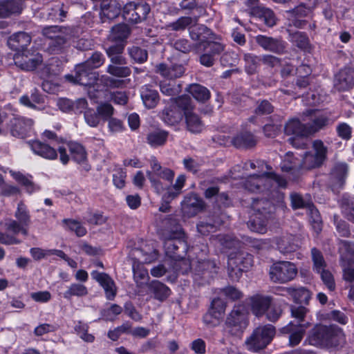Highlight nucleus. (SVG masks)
Returning a JSON list of instances; mask_svg holds the SVG:
<instances>
[{"label": "nucleus", "instance_id": "obj_1", "mask_svg": "<svg viewBox=\"0 0 354 354\" xmlns=\"http://www.w3.org/2000/svg\"><path fill=\"white\" fill-rule=\"evenodd\" d=\"M164 248L168 257L178 262L177 267L183 273L187 272L192 266H194V280L196 281L201 275L202 278L208 281V279L213 277V274L217 272L216 263L214 261L190 262L189 259H185L179 250L182 249V253H183L187 249V244L181 239L177 238L176 235L171 236L165 240Z\"/></svg>", "mask_w": 354, "mask_h": 354}, {"label": "nucleus", "instance_id": "obj_2", "mask_svg": "<svg viewBox=\"0 0 354 354\" xmlns=\"http://www.w3.org/2000/svg\"><path fill=\"white\" fill-rule=\"evenodd\" d=\"M305 342L321 348H337L345 344L346 337L340 328L317 325L312 329Z\"/></svg>", "mask_w": 354, "mask_h": 354}, {"label": "nucleus", "instance_id": "obj_3", "mask_svg": "<svg viewBox=\"0 0 354 354\" xmlns=\"http://www.w3.org/2000/svg\"><path fill=\"white\" fill-rule=\"evenodd\" d=\"M286 180L274 173L268 172L250 175L245 180L244 186L246 189L252 192L274 191L279 187H285Z\"/></svg>", "mask_w": 354, "mask_h": 354}, {"label": "nucleus", "instance_id": "obj_4", "mask_svg": "<svg viewBox=\"0 0 354 354\" xmlns=\"http://www.w3.org/2000/svg\"><path fill=\"white\" fill-rule=\"evenodd\" d=\"M66 79L70 82L77 83L81 85L88 86V95L91 98L97 100L102 99V95L105 94L103 91H97V93H94L95 91L94 84L97 81V74L92 71L86 64L83 63L78 64L75 67V75H66Z\"/></svg>", "mask_w": 354, "mask_h": 354}, {"label": "nucleus", "instance_id": "obj_5", "mask_svg": "<svg viewBox=\"0 0 354 354\" xmlns=\"http://www.w3.org/2000/svg\"><path fill=\"white\" fill-rule=\"evenodd\" d=\"M275 334V328L271 324L258 326L245 340L247 349L258 352L265 348L272 341Z\"/></svg>", "mask_w": 354, "mask_h": 354}, {"label": "nucleus", "instance_id": "obj_6", "mask_svg": "<svg viewBox=\"0 0 354 354\" xmlns=\"http://www.w3.org/2000/svg\"><path fill=\"white\" fill-rule=\"evenodd\" d=\"M151 170L147 171V177L158 194H161L167 185L161 180L170 184L174 177V172L168 168H162L158 161L152 158L150 160Z\"/></svg>", "mask_w": 354, "mask_h": 354}, {"label": "nucleus", "instance_id": "obj_7", "mask_svg": "<svg viewBox=\"0 0 354 354\" xmlns=\"http://www.w3.org/2000/svg\"><path fill=\"white\" fill-rule=\"evenodd\" d=\"M297 274L296 266L290 261H278L269 270L270 279L274 283H285L292 281Z\"/></svg>", "mask_w": 354, "mask_h": 354}, {"label": "nucleus", "instance_id": "obj_8", "mask_svg": "<svg viewBox=\"0 0 354 354\" xmlns=\"http://www.w3.org/2000/svg\"><path fill=\"white\" fill-rule=\"evenodd\" d=\"M327 147L320 140L313 142L312 149L303 155L301 167L311 169L320 167L326 158Z\"/></svg>", "mask_w": 354, "mask_h": 354}, {"label": "nucleus", "instance_id": "obj_9", "mask_svg": "<svg viewBox=\"0 0 354 354\" xmlns=\"http://www.w3.org/2000/svg\"><path fill=\"white\" fill-rule=\"evenodd\" d=\"M15 220H8L5 223V227L17 234L19 232L24 235L28 234V227L30 223V215L26 205L20 202L15 213Z\"/></svg>", "mask_w": 354, "mask_h": 354}, {"label": "nucleus", "instance_id": "obj_10", "mask_svg": "<svg viewBox=\"0 0 354 354\" xmlns=\"http://www.w3.org/2000/svg\"><path fill=\"white\" fill-rule=\"evenodd\" d=\"M253 260L251 254L239 252L230 254L228 259L229 276L232 280H239L242 273L247 271L252 266Z\"/></svg>", "mask_w": 354, "mask_h": 354}, {"label": "nucleus", "instance_id": "obj_11", "mask_svg": "<svg viewBox=\"0 0 354 354\" xmlns=\"http://www.w3.org/2000/svg\"><path fill=\"white\" fill-rule=\"evenodd\" d=\"M252 208L257 213L254 218H252L249 223L248 226L252 231L257 233L263 234L266 232L267 221L266 219H261L260 216L266 213L267 209L269 212L273 208L272 203L267 200H254L252 204Z\"/></svg>", "mask_w": 354, "mask_h": 354}, {"label": "nucleus", "instance_id": "obj_12", "mask_svg": "<svg viewBox=\"0 0 354 354\" xmlns=\"http://www.w3.org/2000/svg\"><path fill=\"white\" fill-rule=\"evenodd\" d=\"M34 122L32 119L24 117H15L9 120L6 128H2L6 134L10 133L13 137L23 138L32 130Z\"/></svg>", "mask_w": 354, "mask_h": 354}, {"label": "nucleus", "instance_id": "obj_13", "mask_svg": "<svg viewBox=\"0 0 354 354\" xmlns=\"http://www.w3.org/2000/svg\"><path fill=\"white\" fill-rule=\"evenodd\" d=\"M42 60L41 54L33 50H23L14 56L15 65L26 71L35 70Z\"/></svg>", "mask_w": 354, "mask_h": 354}, {"label": "nucleus", "instance_id": "obj_14", "mask_svg": "<svg viewBox=\"0 0 354 354\" xmlns=\"http://www.w3.org/2000/svg\"><path fill=\"white\" fill-rule=\"evenodd\" d=\"M149 12L147 3L129 2L124 6L122 16L126 21L138 24L145 20Z\"/></svg>", "mask_w": 354, "mask_h": 354}, {"label": "nucleus", "instance_id": "obj_15", "mask_svg": "<svg viewBox=\"0 0 354 354\" xmlns=\"http://www.w3.org/2000/svg\"><path fill=\"white\" fill-rule=\"evenodd\" d=\"M247 325L246 314L241 307L235 308L227 318V330L232 335L239 336L241 335Z\"/></svg>", "mask_w": 354, "mask_h": 354}, {"label": "nucleus", "instance_id": "obj_16", "mask_svg": "<svg viewBox=\"0 0 354 354\" xmlns=\"http://www.w3.org/2000/svg\"><path fill=\"white\" fill-rule=\"evenodd\" d=\"M191 100L187 97L178 99L177 103L184 110L187 129L192 133H200L203 129V124L197 114L189 110Z\"/></svg>", "mask_w": 354, "mask_h": 354}, {"label": "nucleus", "instance_id": "obj_17", "mask_svg": "<svg viewBox=\"0 0 354 354\" xmlns=\"http://www.w3.org/2000/svg\"><path fill=\"white\" fill-rule=\"evenodd\" d=\"M42 33L52 40L50 45L53 50H58L62 45L71 38L70 30L65 27H45L42 30Z\"/></svg>", "mask_w": 354, "mask_h": 354}, {"label": "nucleus", "instance_id": "obj_18", "mask_svg": "<svg viewBox=\"0 0 354 354\" xmlns=\"http://www.w3.org/2000/svg\"><path fill=\"white\" fill-rule=\"evenodd\" d=\"M225 310V304L219 298L212 301L211 309L203 317L204 323L209 327L217 326L223 319Z\"/></svg>", "mask_w": 354, "mask_h": 354}, {"label": "nucleus", "instance_id": "obj_19", "mask_svg": "<svg viewBox=\"0 0 354 354\" xmlns=\"http://www.w3.org/2000/svg\"><path fill=\"white\" fill-rule=\"evenodd\" d=\"M224 50V45L220 42H207L204 47V53L200 57V62L206 67L214 65L216 56Z\"/></svg>", "mask_w": 354, "mask_h": 354}, {"label": "nucleus", "instance_id": "obj_20", "mask_svg": "<svg viewBox=\"0 0 354 354\" xmlns=\"http://www.w3.org/2000/svg\"><path fill=\"white\" fill-rule=\"evenodd\" d=\"M32 153L46 160H55L58 154L57 150L49 144L39 140H30L28 142Z\"/></svg>", "mask_w": 354, "mask_h": 354}, {"label": "nucleus", "instance_id": "obj_21", "mask_svg": "<svg viewBox=\"0 0 354 354\" xmlns=\"http://www.w3.org/2000/svg\"><path fill=\"white\" fill-rule=\"evenodd\" d=\"M309 323L305 324H294L290 322L288 325L281 329V332L284 334L289 335V345L295 346L298 345L304 337L305 331L309 326Z\"/></svg>", "mask_w": 354, "mask_h": 354}, {"label": "nucleus", "instance_id": "obj_22", "mask_svg": "<svg viewBox=\"0 0 354 354\" xmlns=\"http://www.w3.org/2000/svg\"><path fill=\"white\" fill-rule=\"evenodd\" d=\"M91 277L97 281L104 290L106 297L109 300H113L116 295L117 289L113 279L106 273L93 271Z\"/></svg>", "mask_w": 354, "mask_h": 354}, {"label": "nucleus", "instance_id": "obj_23", "mask_svg": "<svg viewBox=\"0 0 354 354\" xmlns=\"http://www.w3.org/2000/svg\"><path fill=\"white\" fill-rule=\"evenodd\" d=\"M307 113L310 115L311 120L310 123L306 124L310 135L319 131L330 122L329 116L326 113H320L314 110L308 111Z\"/></svg>", "mask_w": 354, "mask_h": 354}, {"label": "nucleus", "instance_id": "obj_24", "mask_svg": "<svg viewBox=\"0 0 354 354\" xmlns=\"http://www.w3.org/2000/svg\"><path fill=\"white\" fill-rule=\"evenodd\" d=\"M354 86V69L346 67L342 69L335 79V86L340 91L348 90Z\"/></svg>", "mask_w": 354, "mask_h": 354}, {"label": "nucleus", "instance_id": "obj_25", "mask_svg": "<svg viewBox=\"0 0 354 354\" xmlns=\"http://www.w3.org/2000/svg\"><path fill=\"white\" fill-rule=\"evenodd\" d=\"M204 207L203 201L196 194H190L182 202V210L187 216H193Z\"/></svg>", "mask_w": 354, "mask_h": 354}, {"label": "nucleus", "instance_id": "obj_26", "mask_svg": "<svg viewBox=\"0 0 354 354\" xmlns=\"http://www.w3.org/2000/svg\"><path fill=\"white\" fill-rule=\"evenodd\" d=\"M311 12V6H306L305 4L301 3L297 6L294 10L288 11L289 20L290 24L297 28H303L306 21L301 20L299 18L308 16Z\"/></svg>", "mask_w": 354, "mask_h": 354}, {"label": "nucleus", "instance_id": "obj_27", "mask_svg": "<svg viewBox=\"0 0 354 354\" xmlns=\"http://www.w3.org/2000/svg\"><path fill=\"white\" fill-rule=\"evenodd\" d=\"M257 43L264 50L276 53H281L285 49L284 43L279 39L265 35H257L255 39Z\"/></svg>", "mask_w": 354, "mask_h": 354}, {"label": "nucleus", "instance_id": "obj_28", "mask_svg": "<svg viewBox=\"0 0 354 354\" xmlns=\"http://www.w3.org/2000/svg\"><path fill=\"white\" fill-rule=\"evenodd\" d=\"M287 295L291 297L296 303L308 304L312 297V292L305 287H286L283 288Z\"/></svg>", "mask_w": 354, "mask_h": 354}, {"label": "nucleus", "instance_id": "obj_29", "mask_svg": "<svg viewBox=\"0 0 354 354\" xmlns=\"http://www.w3.org/2000/svg\"><path fill=\"white\" fill-rule=\"evenodd\" d=\"M24 8L23 0H3L0 1V17L6 18L19 14Z\"/></svg>", "mask_w": 354, "mask_h": 354}, {"label": "nucleus", "instance_id": "obj_30", "mask_svg": "<svg viewBox=\"0 0 354 354\" xmlns=\"http://www.w3.org/2000/svg\"><path fill=\"white\" fill-rule=\"evenodd\" d=\"M156 71L162 77L173 80L180 77L185 73V68L182 64L166 65L160 64L156 66Z\"/></svg>", "mask_w": 354, "mask_h": 354}, {"label": "nucleus", "instance_id": "obj_31", "mask_svg": "<svg viewBox=\"0 0 354 354\" xmlns=\"http://www.w3.org/2000/svg\"><path fill=\"white\" fill-rule=\"evenodd\" d=\"M270 304L271 298L267 296L257 295L250 299L252 311L256 316L263 315Z\"/></svg>", "mask_w": 354, "mask_h": 354}, {"label": "nucleus", "instance_id": "obj_32", "mask_svg": "<svg viewBox=\"0 0 354 354\" xmlns=\"http://www.w3.org/2000/svg\"><path fill=\"white\" fill-rule=\"evenodd\" d=\"M285 132L288 135L296 137H306L310 136L307 124H301L297 119L290 120L285 126Z\"/></svg>", "mask_w": 354, "mask_h": 354}, {"label": "nucleus", "instance_id": "obj_33", "mask_svg": "<svg viewBox=\"0 0 354 354\" xmlns=\"http://www.w3.org/2000/svg\"><path fill=\"white\" fill-rule=\"evenodd\" d=\"M31 41V37L29 35L24 32H17L12 35L8 39V45L11 48L21 52L24 48L28 46Z\"/></svg>", "mask_w": 354, "mask_h": 354}, {"label": "nucleus", "instance_id": "obj_34", "mask_svg": "<svg viewBox=\"0 0 354 354\" xmlns=\"http://www.w3.org/2000/svg\"><path fill=\"white\" fill-rule=\"evenodd\" d=\"M121 5L116 1L110 0L101 3V15L103 21L106 19H113L117 17L120 13Z\"/></svg>", "mask_w": 354, "mask_h": 354}, {"label": "nucleus", "instance_id": "obj_35", "mask_svg": "<svg viewBox=\"0 0 354 354\" xmlns=\"http://www.w3.org/2000/svg\"><path fill=\"white\" fill-rule=\"evenodd\" d=\"M292 236L289 234L275 238L274 242L279 252L283 254H290L297 249V245L292 243Z\"/></svg>", "mask_w": 354, "mask_h": 354}, {"label": "nucleus", "instance_id": "obj_36", "mask_svg": "<svg viewBox=\"0 0 354 354\" xmlns=\"http://www.w3.org/2000/svg\"><path fill=\"white\" fill-rule=\"evenodd\" d=\"M140 95L145 106L148 109L154 108L159 101L158 93L147 85L142 87Z\"/></svg>", "mask_w": 354, "mask_h": 354}, {"label": "nucleus", "instance_id": "obj_37", "mask_svg": "<svg viewBox=\"0 0 354 354\" xmlns=\"http://www.w3.org/2000/svg\"><path fill=\"white\" fill-rule=\"evenodd\" d=\"M88 294V290L85 285L81 283H72L63 293V297L66 299L69 300L73 297H84Z\"/></svg>", "mask_w": 354, "mask_h": 354}, {"label": "nucleus", "instance_id": "obj_38", "mask_svg": "<svg viewBox=\"0 0 354 354\" xmlns=\"http://www.w3.org/2000/svg\"><path fill=\"white\" fill-rule=\"evenodd\" d=\"M198 17H181L176 21L169 23L167 25V28L174 31H183L186 28H190L191 26L196 24Z\"/></svg>", "mask_w": 354, "mask_h": 354}, {"label": "nucleus", "instance_id": "obj_39", "mask_svg": "<svg viewBox=\"0 0 354 354\" xmlns=\"http://www.w3.org/2000/svg\"><path fill=\"white\" fill-rule=\"evenodd\" d=\"M348 248V244L346 242H343L342 243V247L340 248L341 252V259H342V266L344 268V279L348 281H354V268H352L351 266H346L345 261H353L352 258L349 257L348 255L350 252H348V254L344 255L343 251L344 250H346Z\"/></svg>", "mask_w": 354, "mask_h": 354}, {"label": "nucleus", "instance_id": "obj_40", "mask_svg": "<svg viewBox=\"0 0 354 354\" xmlns=\"http://www.w3.org/2000/svg\"><path fill=\"white\" fill-rule=\"evenodd\" d=\"M149 288L153 293L154 298L159 301L165 300L171 293L170 289L158 281H151Z\"/></svg>", "mask_w": 354, "mask_h": 354}, {"label": "nucleus", "instance_id": "obj_41", "mask_svg": "<svg viewBox=\"0 0 354 354\" xmlns=\"http://www.w3.org/2000/svg\"><path fill=\"white\" fill-rule=\"evenodd\" d=\"M167 132L160 129H156L150 131L147 136V143L153 147H156L163 145L167 138Z\"/></svg>", "mask_w": 354, "mask_h": 354}, {"label": "nucleus", "instance_id": "obj_42", "mask_svg": "<svg viewBox=\"0 0 354 354\" xmlns=\"http://www.w3.org/2000/svg\"><path fill=\"white\" fill-rule=\"evenodd\" d=\"M233 145L237 148H248L255 145L256 140L249 132H244L236 135L232 140Z\"/></svg>", "mask_w": 354, "mask_h": 354}, {"label": "nucleus", "instance_id": "obj_43", "mask_svg": "<svg viewBox=\"0 0 354 354\" xmlns=\"http://www.w3.org/2000/svg\"><path fill=\"white\" fill-rule=\"evenodd\" d=\"M185 176L184 175H179L174 186L168 188L167 191L163 194V200L166 201H171L177 196H178L181 192L185 183Z\"/></svg>", "mask_w": 354, "mask_h": 354}, {"label": "nucleus", "instance_id": "obj_44", "mask_svg": "<svg viewBox=\"0 0 354 354\" xmlns=\"http://www.w3.org/2000/svg\"><path fill=\"white\" fill-rule=\"evenodd\" d=\"M10 173L16 181L25 187L28 193L32 194L39 189L38 186L32 183L31 176H25L19 171H10Z\"/></svg>", "mask_w": 354, "mask_h": 354}, {"label": "nucleus", "instance_id": "obj_45", "mask_svg": "<svg viewBox=\"0 0 354 354\" xmlns=\"http://www.w3.org/2000/svg\"><path fill=\"white\" fill-rule=\"evenodd\" d=\"M187 91L196 100L199 102H205L210 97V93L209 90L207 88L198 84L189 85L187 88Z\"/></svg>", "mask_w": 354, "mask_h": 354}, {"label": "nucleus", "instance_id": "obj_46", "mask_svg": "<svg viewBox=\"0 0 354 354\" xmlns=\"http://www.w3.org/2000/svg\"><path fill=\"white\" fill-rule=\"evenodd\" d=\"M129 32V28L127 25L118 24L111 29L109 39L113 41L122 42L128 37Z\"/></svg>", "mask_w": 354, "mask_h": 354}, {"label": "nucleus", "instance_id": "obj_47", "mask_svg": "<svg viewBox=\"0 0 354 354\" xmlns=\"http://www.w3.org/2000/svg\"><path fill=\"white\" fill-rule=\"evenodd\" d=\"M62 223L65 230L75 232L77 236H83L87 232L86 227L77 220L65 218L62 221Z\"/></svg>", "mask_w": 354, "mask_h": 354}, {"label": "nucleus", "instance_id": "obj_48", "mask_svg": "<svg viewBox=\"0 0 354 354\" xmlns=\"http://www.w3.org/2000/svg\"><path fill=\"white\" fill-rule=\"evenodd\" d=\"M182 113L176 107L166 109L163 111L162 118L169 125L178 124L182 120Z\"/></svg>", "mask_w": 354, "mask_h": 354}, {"label": "nucleus", "instance_id": "obj_49", "mask_svg": "<svg viewBox=\"0 0 354 354\" xmlns=\"http://www.w3.org/2000/svg\"><path fill=\"white\" fill-rule=\"evenodd\" d=\"M209 31L204 25L196 24L189 28V35L192 40L202 42L206 38V35L209 34Z\"/></svg>", "mask_w": 354, "mask_h": 354}, {"label": "nucleus", "instance_id": "obj_50", "mask_svg": "<svg viewBox=\"0 0 354 354\" xmlns=\"http://www.w3.org/2000/svg\"><path fill=\"white\" fill-rule=\"evenodd\" d=\"M301 161L294 156L292 152L288 151L281 164V169L284 171H290L301 167Z\"/></svg>", "mask_w": 354, "mask_h": 354}, {"label": "nucleus", "instance_id": "obj_51", "mask_svg": "<svg viewBox=\"0 0 354 354\" xmlns=\"http://www.w3.org/2000/svg\"><path fill=\"white\" fill-rule=\"evenodd\" d=\"M68 148L73 158L77 162H82L86 158V153L82 145L77 142H71Z\"/></svg>", "mask_w": 354, "mask_h": 354}, {"label": "nucleus", "instance_id": "obj_52", "mask_svg": "<svg viewBox=\"0 0 354 354\" xmlns=\"http://www.w3.org/2000/svg\"><path fill=\"white\" fill-rule=\"evenodd\" d=\"M106 72L113 76L124 78L131 75V70L129 66L109 64L106 68Z\"/></svg>", "mask_w": 354, "mask_h": 354}, {"label": "nucleus", "instance_id": "obj_53", "mask_svg": "<svg viewBox=\"0 0 354 354\" xmlns=\"http://www.w3.org/2000/svg\"><path fill=\"white\" fill-rule=\"evenodd\" d=\"M131 58L136 63L141 64L147 61L148 54L146 50L138 46H132L128 48Z\"/></svg>", "mask_w": 354, "mask_h": 354}, {"label": "nucleus", "instance_id": "obj_54", "mask_svg": "<svg viewBox=\"0 0 354 354\" xmlns=\"http://www.w3.org/2000/svg\"><path fill=\"white\" fill-rule=\"evenodd\" d=\"M75 330L77 335L84 342L91 343L94 341L95 337L88 333V326L86 324L78 322L75 326Z\"/></svg>", "mask_w": 354, "mask_h": 354}, {"label": "nucleus", "instance_id": "obj_55", "mask_svg": "<svg viewBox=\"0 0 354 354\" xmlns=\"http://www.w3.org/2000/svg\"><path fill=\"white\" fill-rule=\"evenodd\" d=\"M290 40L301 49H306L309 46L308 37L301 32H290Z\"/></svg>", "mask_w": 354, "mask_h": 354}, {"label": "nucleus", "instance_id": "obj_56", "mask_svg": "<svg viewBox=\"0 0 354 354\" xmlns=\"http://www.w3.org/2000/svg\"><path fill=\"white\" fill-rule=\"evenodd\" d=\"M311 253L313 261V270L317 273L326 270V263L322 253L316 248H313Z\"/></svg>", "mask_w": 354, "mask_h": 354}, {"label": "nucleus", "instance_id": "obj_57", "mask_svg": "<svg viewBox=\"0 0 354 354\" xmlns=\"http://www.w3.org/2000/svg\"><path fill=\"white\" fill-rule=\"evenodd\" d=\"M342 211L347 218L354 222V198L344 197L342 200Z\"/></svg>", "mask_w": 354, "mask_h": 354}, {"label": "nucleus", "instance_id": "obj_58", "mask_svg": "<svg viewBox=\"0 0 354 354\" xmlns=\"http://www.w3.org/2000/svg\"><path fill=\"white\" fill-rule=\"evenodd\" d=\"M84 120L88 126L97 127L100 124L102 119L97 110L87 109L84 111Z\"/></svg>", "mask_w": 354, "mask_h": 354}, {"label": "nucleus", "instance_id": "obj_59", "mask_svg": "<svg viewBox=\"0 0 354 354\" xmlns=\"http://www.w3.org/2000/svg\"><path fill=\"white\" fill-rule=\"evenodd\" d=\"M244 61L247 73L252 74L255 72L261 58L253 54L247 53L244 55Z\"/></svg>", "mask_w": 354, "mask_h": 354}, {"label": "nucleus", "instance_id": "obj_60", "mask_svg": "<svg viewBox=\"0 0 354 354\" xmlns=\"http://www.w3.org/2000/svg\"><path fill=\"white\" fill-rule=\"evenodd\" d=\"M161 92L166 95L173 96L177 95L180 91V84H176L175 82H162L160 84Z\"/></svg>", "mask_w": 354, "mask_h": 354}, {"label": "nucleus", "instance_id": "obj_61", "mask_svg": "<svg viewBox=\"0 0 354 354\" xmlns=\"http://www.w3.org/2000/svg\"><path fill=\"white\" fill-rule=\"evenodd\" d=\"M104 62L105 58L103 55L101 53L95 52L83 64H86L87 67L93 70L101 66Z\"/></svg>", "mask_w": 354, "mask_h": 354}, {"label": "nucleus", "instance_id": "obj_62", "mask_svg": "<svg viewBox=\"0 0 354 354\" xmlns=\"http://www.w3.org/2000/svg\"><path fill=\"white\" fill-rule=\"evenodd\" d=\"M306 208L308 210V214L310 216L314 223L313 227L316 230L317 232L320 231L322 229L321 218L318 210L310 203L307 204Z\"/></svg>", "mask_w": 354, "mask_h": 354}, {"label": "nucleus", "instance_id": "obj_63", "mask_svg": "<svg viewBox=\"0 0 354 354\" xmlns=\"http://www.w3.org/2000/svg\"><path fill=\"white\" fill-rule=\"evenodd\" d=\"M122 311L121 306L117 304H112L109 308L102 312V316L106 321H113Z\"/></svg>", "mask_w": 354, "mask_h": 354}, {"label": "nucleus", "instance_id": "obj_64", "mask_svg": "<svg viewBox=\"0 0 354 354\" xmlns=\"http://www.w3.org/2000/svg\"><path fill=\"white\" fill-rule=\"evenodd\" d=\"M96 110L102 120H106L110 118L114 112L113 107L108 103H100L97 105Z\"/></svg>", "mask_w": 354, "mask_h": 354}]
</instances>
